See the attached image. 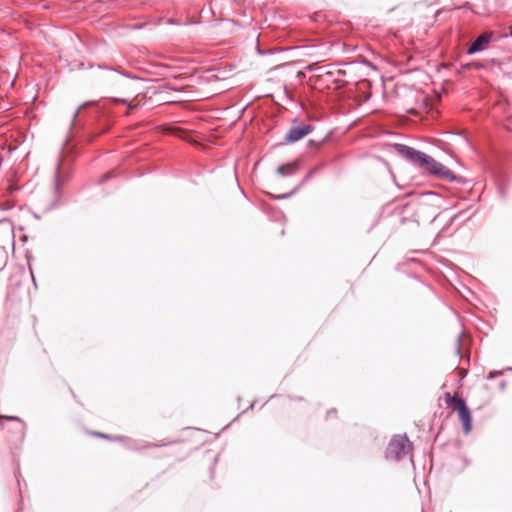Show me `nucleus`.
Returning <instances> with one entry per match:
<instances>
[{
    "instance_id": "f257e3e1",
    "label": "nucleus",
    "mask_w": 512,
    "mask_h": 512,
    "mask_svg": "<svg viewBox=\"0 0 512 512\" xmlns=\"http://www.w3.org/2000/svg\"><path fill=\"white\" fill-rule=\"evenodd\" d=\"M412 453V443L409 441L406 434L394 435L385 451V457L391 461H398L410 456Z\"/></svg>"
},
{
    "instance_id": "f03ea898",
    "label": "nucleus",
    "mask_w": 512,
    "mask_h": 512,
    "mask_svg": "<svg viewBox=\"0 0 512 512\" xmlns=\"http://www.w3.org/2000/svg\"><path fill=\"white\" fill-rule=\"evenodd\" d=\"M444 398L446 405L458 412L459 419L463 424L464 432L465 434H468L472 427V416L465 400L463 398L453 396L450 393H446Z\"/></svg>"
},
{
    "instance_id": "7ed1b4c3",
    "label": "nucleus",
    "mask_w": 512,
    "mask_h": 512,
    "mask_svg": "<svg viewBox=\"0 0 512 512\" xmlns=\"http://www.w3.org/2000/svg\"><path fill=\"white\" fill-rule=\"evenodd\" d=\"M425 158V161H423V164L419 168L425 170L426 172L440 179H445L449 181L455 180L456 177L450 169L442 165L440 162H437L433 157H431L428 154L426 155Z\"/></svg>"
},
{
    "instance_id": "20e7f679",
    "label": "nucleus",
    "mask_w": 512,
    "mask_h": 512,
    "mask_svg": "<svg viewBox=\"0 0 512 512\" xmlns=\"http://www.w3.org/2000/svg\"><path fill=\"white\" fill-rule=\"evenodd\" d=\"M394 148L400 156L408 160L413 165H416L417 167H420L423 164V161L426 159V153L416 150L415 148L405 144H395Z\"/></svg>"
},
{
    "instance_id": "39448f33",
    "label": "nucleus",
    "mask_w": 512,
    "mask_h": 512,
    "mask_svg": "<svg viewBox=\"0 0 512 512\" xmlns=\"http://www.w3.org/2000/svg\"><path fill=\"white\" fill-rule=\"evenodd\" d=\"M493 38V32L485 31L480 34L467 49V54L472 55L485 50Z\"/></svg>"
},
{
    "instance_id": "423d86ee",
    "label": "nucleus",
    "mask_w": 512,
    "mask_h": 512,
    "mask_svg": "<svg viewBox=\"0 0 512 512\" xmlns=\"http://www.w3.org/2000/svg\"><path fill=\"white\" fill-rule=\"evenodd\" d=\"M312 131L313 127L309 124L291 127L285 135V143L297 142Z\"/></svg>"
},
{
    "instance_id": "0eeeda50",
    "label": "nucleus",
    "mask_w": 512,
    "mask_h": 512,
    "mask_svg": "<svg viewBox=\"0 0 512 512\" xmlns=\"http://www.w3.org/2000/svg\"><path fill=\"white\" fill-rule=\"evenodd\" d=\"M299 170V164L297 161L289 162L278 166L277 173L282 177L292 176Z\"/></svg>"
},
{
    "instance_id": "6e6552de",
    "label": "nucleus",
    "mask_w": 512,
    "mask_h": 512,
    "mask_svg": "<svg viewBox=\"0 0 512 512\" xmlns=\"http://www.w3.org/2000/svg\"><path fill=\"white\" fill-rule=\"evenodd\" d=\"M112 101L117 104L127 105V114L140 105V103L136 101V98L132 100H129L128 98H113Z\"/></svg>"
},
{
    "instance_id": "1a4fd4ad",
    "label": "nucleus",
    "mask_w": 512,
    "mask_h": 512,
    "mask_svg": "<svg viewBox=\"0 0 512 512\" xmlns=\"http://www.w3.org/2000/svg\"><path fill=\"white\" fill-rule=\"evenodd\" d=\"M318 170V168H313L311 169L306 175L305 177L303 178V180L301 181L300 185H304L305 183H307L312 177L313 175L316 173V171Z\"/></svg>"
},
{
    "instance_id": "9d476101",
    "label": "nucleus",
    "mask_w": 512,
    "mask_h": 512,
    "mask_svg": "<svg viewBox=\"0 0 512 512\" xmlns=\"http://www.w3.org/2000/svg\"><path fill=\"white\" fill-rule=\"evenodd\" d=\"M498 374H500V372H498V371H496V370H495V371H491V372H489V374H488L487 378H488V379H493V378H494V377H496Z\"/></svg>"
},
{
    "instance_id": "9b49d317",
    "label": "nucleus",
    "mask_w": 512,
    "mask_h": 512,
    "mask_svg": "<svg viewBox=\"0 0 512 512\" xmlns=\"http://www.w3.org/2000/svg\"><path fill=\"white\" fill-rule=\"evenodd\" d=\"M80 109H81V107H79V108L74 112L73 117H72V121H75V120H76V118H77V116H78V114H79Z\"/></svg>"
},
{
    "instance_id": "f8f14e48",
    "label": "nucleus",
    "mask_w": 512,
    "mask_h": 512,
    "mask_svg": "<svg viewBox=\"0 0 512 512\" xmlns=\"http://www.w3.org/2000/svg\"><path fill=\"white\" fill-rule=\"evenodd\" d=\"M110 176H111V173H107V174H105V175L102 177L101 182L106 181Z\"/></svg>"
},
{
    "instance_id": "ddd939ff",
    "label": "nucleus",
    "mask_w": 512,
    "mask_h": 512,
    "mask_svg": "<svg viewBox=\"0 0 512 512\" xmlns=\"http://www.w3.org/2000/svg\"><path fill=\"white\" fill-rule=\"evenodd\" d=\"M289 196H290V194H283V195L276 196L275 198L276 199H284V198H287Z\"/></svg>"
},
{
    "instance_id": "4468645a",
    "label": "nucleus",
    "mask_w": 512,
    "mask_h": 512,
    "mask_svg": "<svg viewBox=\"0 0 512 512\" xmlns=\"http://www.w3.org/2000/svg\"><path fill=\"white\" fill-rule=\"evenodd\" d=\"M97 435H98L99 437H102V438H109V436H108V435L103 434V433H97Z\"/></svg>"
},
{
    "instance_id": "2eb2a0df",
    "label": "nucleus",
    "mask_w": 512,
    "mask_h": 512,
    "mask_svg": "<svg viewBox=\"0 0 512 512\" xmlns=\"http://www.w3.org/2000/svg\"><path fill=\"white\" fill-rule=\"evenodd\" d=\"M116 82H118V83H126V81H124L121 77H117Z\"/></svg>"
},
{
    "instance_id": "dca6fc26",
    "label": "nucleus",
    "mask_w": 512,
    "mask_h": 512,
    "mask_svg": "<svg viewBox=\"0 0 512 512\" xmlns=\"http://www.w3.org/2000/svg\"><path fill=\"white\" fill-rule=\"evenodd\" d=\"M7 419L8 420H17L18 418H16V417H8Z\"/></svg>"
},
{
    "instance_id": "f3484780",
    "label": "nucleus",
    "mask_w": 512,
    "mask_h": 512,
    "mask_svg": "<svg viewBox=\"0 0 512 512\" xmlns=\"http://www.w3.org/2000/svg\"><path fill=\"white\" fill-rule=\"evenodd\" d=\"M509 34L512 36V26L509 28Z\"/></svg>"
},
{
    "instance_id": "a211bd4d",
    "label": "nucleus",
    "mask_w": 512,
    "mask_h": 512,
    "mask_svg": "<svg viewBox=\"0 0 512 512\" xmlns=\"http://www.w3.org/2000/svg\"><path fill=\"white\" fill-rule=\"evenodd\" d=\"M0 419H2V417H0Z\"/></svg>"
}]
</instances>
